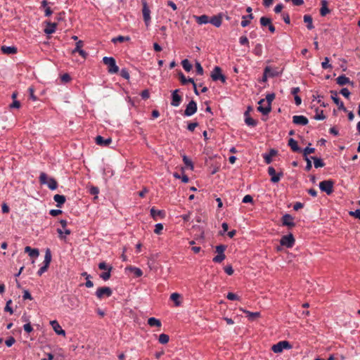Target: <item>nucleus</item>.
I'll use <instances>...</instances> for the list:
<instances>
[{
	"label": "nucleus",
	"mask_w": 360,
	"mask_h": 360,
	"mask_svg": "<svg viewBox=\"0 0 360 360\" xmlns=\"http://www.w3.org/2000/svg\"><path fill=\"white\" fill-rule=\"evenodd\" d=\"M39 179L41 184H46L49 189L52 191L56 190L58 187L56 180L52 177L49 178L44 172H41Z\"/></svg>",
	"instance_id": "nucleus-1"
},
{
	"label": "nucleus",
	"mask_w": 360,
	"mask_h": 360,
	"mask_svg": "<svg viewBox=\"0 0 360 360\" xmlns=\"http://www.w3.org/2000/svg\"><path fill=\"white\" fill-rule=\"evenodd\" d=\"M103 62L107 65L108 72L110 74H116L119 72V68L116 65V61L114 58L105 56L103 58Z\"/></svg>",
	"instance_id": "nucleus-2"
},
{
	"label": "nucleus",
	"mask_w": 360,
	"mask_h": 360,
	"mask_svg": "<svg viewBox=\"0 0 360 360\" xmlns=\"http://www.w3.org/2000/svg\"><path fill=\"white\" fill-rule=\"evenodd\" d=\"M275 96H275L274 93L268 94L266 96V100L267 102V105L266 106L259 105L257 108V110L264 115H268L271 110V103L274 101V99L275 98Z\"/></svg>",
	"instance_id": "nucleus-3"
},
{
	"label": "nucleus",
	"mask_w": 360,
	"mask_h": 360,
	"mask_svg": "<svg viewBox=\"0 0 360 360\" xmlns=\"http://www.w3.org/2000/svg\"><path fill=\"white\" fill-rule=\"evenodd\" d=\"M51 262V252L50 249H46L45 252L44 265L39 269L37 271V274L41 276L44 273H45Z\"/></svg>",
	"instance_id": "nucleus-4"
},
{
	"label": "nucleus",
	"mask_w": 360,
	"mask_h": 360,
	"mask_svg": "<svg viewBox=\"0 0 360 360\" xmlns=\"http://www.w3.org/2000/svg\"><path fill=\"white\" fill-rule=\"evenodd\" d=\"M212 79L214 82L221 81L222 83H225L226 77L221 73V69L219 66H215L211 72Z\"/></svg>",
	"instance_id": "nucleus-5"
},
{
	"label": "nucleus",
	"mask_w": 360,
	"mask_h": 360,
	"mask_svg": "<svg viewBox=\"0 0 360 360\" xmlns=\"http://www.w3.org/2000/svg\"><path fill=\"white\" fill-rule=\"evenodd\" d=\"M291 348L292 345L289 343V342L283 340L274 345L271 347V349L274 353H280L282 352L283 349H290Z\"/></svg>",
	"instance_id": "nucleus-6"
},
{
	"label": "nucleus",
	"mask_w": 360,
	"mask_h": 360,
	"mask_svg": "<svg viewBox=\"0 0 360 360\" xmlns=\"http://www.w3.org/2000/svg\"><path fill=\"white\" fill-rule=\"evenodd\" d=\"M333 185L334 182L332 180H324L319 183V188L321 191L330 195L333 192Z\"/></svg>",
	"instance_id": "nucleus-7"
},
{
	"label": "nucleus",
	"mask_w": 360,
	"mask_h": 360,
	"mask_svg": "<svg viewBox=\"0 0 360 360\" xmlns=\"http://www.w3.org/2000/svg\"><path fill=\"white\" fill-rule=\"evenodd\" d=\"M295 241V240L293 235L292 233H289L288 235H285L281 237L280 243L282 246L290 248L294 245Z\"/></svg>",
	"instance_id": "nucleus-8"
},
{
	"label": "nucleus",
	"mask_w": 360,
	"mask_h": 360,
	"mask_svg": "<svg viewBox=\"0 0 360 360\" xmlns=\"http://www.w3.org/2000/svg\"><path fill=\"white\" fill-rule=\"evenodd\" d=\"M197 103L195 101L191 100L186 107L184 115L187 117L192 116L197 111Z\"/></svg>",
	"instance_id": "nucleus-9"
},
{
	"label": "nucleus",
	"mask_w": 360,
	"mask_h": 360,
	"mask_svg": "<svg viewBox=\"0 0 360 360\" xmlns=\"http://www.w3.org/2000/svg\"><path fill=\"white\" fill-rule=\"evenodd\" d=\"M142 4H143L142 13H143V20L145 22L146 25L148 27L150 22V11L148 6L147 2L145 0H143L142 1Z\"/></svg>",
	"instance_id": "nucleus-10"
},
{
	"label": "nucleus",
	"mask_w": 360,
	"mask_h": 360,
	"mask_svg": "<svg viewBox=\"0 0 360 360\" xmlns=\"http://www.w3.org/2000/svg\"><path fill=\"white\" fill-rule=\"evenodd\" d=\"M112 291L109 287L98 288L96 292V295L98 299H102L104 297H109L112 295Z\"/></svg>",
	"instance_id": "nucleus-11"
},
{
	"label": "nucleus",
	"mask_w": 360,
	"mask_h": 360,
	"mask_svg": "<svg viewBox=\"0 0 360 360\" xmlns=\"http://www.w3.org/2000/svg\"><path fill=\"white\" fill-rule=\"evenodd\" d=\"M268 174L271 176V181L272 183L278 182L281 180V178L283 176V173L282 172L276 174V170L273 167H269L268 168Z\"/></svg>",
	"instance_id": "nucleus-12"
},
{
	"label": "nucleus",
	"mask_w": 360,
	"mask_h": 360,
	"mask_svg": "<svg viewBox=\"0 0 360 360\" xmlns=\"http://www.w3.org/2000/svg\"><path fill=\"white\" fill-rule=\"evenodd\" d=\"M331 94V99L334 101V103L338 106V109L341 110L344 112H347V110L345 107L342 101H340L339 97L338 96V93L335 91H330Z\"/></svg>",
	"instance_id": "nucleus-13"
},
{
	"label": "nucleus",
	"mask_w": 360,
	"mask_h": 360,
	"mask_svg": "<svg viewBox=\"0 0 360 360\" xmlns=\"http://www.w3.org/2000/svg\"><path fill=\"white\" fill-rule=\"evenodd\" d=\"M293 217L289 214H285L282 217V224L283 226H286L289 228H292L295 226V222L293 221Z\"/></svg>",
	"instance_id": "nucleus-14"
},
{
	"label": "nucleus",
	"mask_w": 360,
	"mask_h": 360,
	"mask_svg": "<svg viewBox=\"0 0 360 360\" xmlns=\"http://www.w3.org/2000/svg\"><path fill=\"white\" fill-rule=\"evenodd\" d=\"M179 91V89H176L172 92V100L171 102V105L172 106L177 107L180 105V103L181 102L182 97L178 94Z\"/></svg>",
	"instance_id": "nucleus-15"
},
{
	"label": "nucleus",
	"mask_w": 360,
	"mask_h": 360,
	"mask_svg": "<svg viewBox=\"0 0 360 360\" xmlns=\"http://www.w3.org/2000/svg\"><path fill=\"white\" fill-rule=\"evenodd\" d=\"M95 142L98 146H108L112 143V139L111 138L104 139L101 136H97L95 138Z\"/></svg>",
	"instance_id": "nucleus-16"
},
{
	"label": "nucleus",
	"mask_w": 360,
	"mask_h": 360,
	"mask_svg": "<svg viewBox=\"0 0 360 360\" xmlns=\"http://www.w3.org/2000/svg\"><path fill=\"white\" fill-rule=\"evenodd\" d=\"M50 324L51 325L53 330L56 334L62 335H65V331L61 328V326L56 320L51 321L50 322Z\"/></svg>",
	"instance_id": "nucleus-17"
},
{
	"label": "nucleus",
	"mask_w": 360,
	"mask_h": 360,
	"mask_svg": "<svg viewBox=\"0 0 360 360\" xmlns=\"http://www.w3.org/2000/svg\"><path fill=\"white\" fill-rule=\"evenodd\" d=\"M292 122L295 124L304 126L308 124V119L303 115H295L292 117Z\"/></svg>",
	"instance_id": "nucleus-18"
},
{
	"label": "nucleus",
	"mask_w": 360,
	"mask_h": 360,
	"mask_svg": "<svg viewBox=\"0 0 360 360\" xmlns=\"http://www.w3.org/2000/svg\"><path fill=\"white\" fill-rule=\"evenodd\" d=\"M210 22L216 27H219L222 23V13H219L217 15L212 16L210 19Z\"/></svg>",
	"instance_id": "nucleus-19"
},
{
	"label": "nucleus",
	"mask_w": 360,
	"mask_h": 360,
	"mask_svg": "<svg viewBox=\"0 0 360 360\" xmlns=\"http://www.w3.org/2000/svg\"><path fill=\"white\" fill-rule=\"evenodd\" d=\"M25 252L28 253L29 256L32 258H36L39 256V252L37 248H32L30 246L25 248Z\"/></svg>",
	"instance_id": "nucleus-20"
},
{
	"label": "nucleus",
	"mask_w": 360,
	"mask_h": 360,
	"mask_svg": "<svg viewBox=\"0 0 360 360\" xmlns=\"http://www.w3.org/2000/svg\"><path fill=\"white\" fill-rule=\"evenodd\" d=\"M1 50L3 53L7 54V55L15 54L18 51V49L15 46H2L1 47Z\"/></svg>",
	"instance_id": "nucleus-21"
},
{
	"label": "nucleus",
	"mask_w": 360,
	"mask_h": 360,
	"mask_svg": "<svg viewBox=\"0 0 360 360\" xmlns=\"http://www.w3.org/2000/svg\"><path fill=\"white\" fill-rule=\"evenodd\" d=\"M277 154V150L275 149H271L269 153H264L263 158L266 164H270L272 161V157Z\"/></svg>",
	"instance_id": "nucleus-22"
},
{
	"label": "nucleus",
	"mask_w": 360,
	"mask_h": 360,
	"mask_svg": "<svg viewBox=\"0 0 360 360\" xmlns=\"http://www.w3.org/2000/svg\"><path fill=\"white\" fill-rule=\"evenodd\" d=\"M56 29V23L47 22L46 27L44 29V32L47 34H51L55 32Z\"/></svg>",
	"instance_id": "nucleus-23"
},
{
	"label": "nucleus",
	"mask_w": 360,
	"mask_h": 360,
	"mask_svg": "<svg viewBox=\"0 0 360 360\" xmlns=\"http://www.w3.org/2000/svg\"><path fill=\"white\" fill-rule=\"evenodd\" d=\"M330 12V9L328 8V2L326 0L321 1V7L320 9V15L321 16H326Z\"/></svg>",
	"instance_id": "nucleus-24"
},
{
	"label": "nucleus",
	"mask_w": 360,
	"mask_h": 360,
	"mask_svg": "<svg viewBox=\"0 0 360 360\" xmlns=\"http://www.w3.org/2000/svg\"><path fill=\"white\" fill-rule=\"evenodd\" d=\"M254 18V15L250 13L248 15H243L242 16V21L240 22V25L243 27H245L248 26L250 24V20H252Z\"/></svg>",
	"instance_id": "nucleus-25"
},
{
	"label": "nucleus",
	"mask_w": 360,
	"mask_h": 360,
	"mask_svg": "<svg viewBox=\"0 0 360 360\" xmlns=\"http://www.w3.org/2000/svg\"><path fill=\"white\" fill-rule=\"evenodd\" d=\"M336 82H337V84L340 86H343V85L352 83L350 82L349 78L346 77L345 75H342L339 76L336 79Z\"/></svg>",
	"instance_id": "nucleus-26"
},
{
	"label": "nucleus",
	"mask_w": 360,
	"mask_h": 360,
	"mask_svg": "<svg viewBox=\"0 0 360 360\" xmlns=\"http://www.w3.org/2000/svg\"><path fill=\"white\" fill-rule=\"evenodd\" d=\"M303 20L305 23H307V27L308 30H311L314 28L313 25V19L310 15H304L303 17Z\"/></svg>",
	"instance_id": "nucleus-27"
},
{
	"label": "nucleus",
	"mask_w": 360,
	"mask_h": 360,
	"mask_svg": "<svg viewBox=\"0 0 360 360\" xmlns=\"http://www.w3.org/2000/svg\"><path fill=\"white\" fill-rule=\"evenodd\" d=\"M53 200L56 202V206L61 207L65 202V197L63 195L56 194L53 196Z\"/></svg>",
	"instance_id": "nucleus-28"
},
{
	"label": "nucleus",
	"mask_w": 360,
	"mask_h": 360,
	"mask_svg": "<svg viewBox=\"0 0 360 360\" xmlns=\"http://www.w3.org/2000/svg\"><path fill=\"white\" fill-rule=\"evenodd\" d=\"M288 146L290 147V148L292 149V150L293 152H301L302 151L301 148L297 145V142L292 138L290 139L288 141Z\"/></svg>",
	"instance_id": "nucleus-29"
},
{
	"label": "nucleus",
	"mask_w": 360,
	"mask_h": 360,
	"mask_svg": "<svg viewBox=\"0 0 360 360\" xmlns=\"http://www.w3.org/2000/svg\"><path fill=\"white\" fill-rule=\"evenodd\" d=\"M196 22L200 24H207L210 22L209 17L207 15H202L200 16H195Z\"/></svg>",
	"instance_id": "nucleus-30"
},
{
	"label": "nucleus",
	"mask_w": 360,
	"mask_h": 360,
	"mask_svg": "<svg viewBox=\"0 0 360 360\" xmlns=\"http://www.w3.org/2000/svg\"><path fill=\"white\" fill-rule=\"evenodd\" d=\"M148 324L151 327H160L162 323L159 319L155 317H150L148 319Z\"/></svg>",
	"instance_id": "nucleus-31"
},
{
	"label": "nucleus",
	"mask_w": 360,
	"mask_h": 360,
	"mask_svg": "<svg viewBox=\"0 0 360 360\" xmlns=\"http://www.w3.org/2000/svg\"><path fill=\"white\" fill-rule=\"evenodd\" d=\"M315 115L314 116V119L316 120H323L326 119V116L323 115V110H320L319 109V108H315Z\"/></svg>",
	"instance_id": "nucleus-32"
},
{
	"label": "nucleus",
	"mask_w": 360,
	"mask_h": 360,
	"mask_svg": "<svg viewBox=\"0 0 360 360\" xmlns=\"http://www.w3.org/2000/svg\"><path fill=\"white\" fill-rule=\"evenodd\" d=\"M311 159L314 160V165L315 168L324 167L325 163L323 162L322 159L314 156L311 157Z\"/></svg>",
	"instance_id": "nucleus-33"
},
{
	"label": "nucleus",
	"mask_w": 360,
	"mask_h": 360,
	"mask_svg": "<svg viewBox=\"0 0 360 360\" xmlns=\"http://www.w3.org/2000/svg\"><path fill=\"white\" fill-rule=\"evenodd\" d=\"M243 311L245 314H247V317L250 321H253L255 319H256L260 316V313L257 312H257H251L248 310H243Z\"/></svg>",
	"instance_id": "nucleus-34"
},
{
	"label": "nucleus",
	"mask_w": 360,
	"mask_h": 360,
	"mask_svg": "<svg viewBox=\"0 0 360 360\" xmlns=\"http://www.w3.org/2000/svg\"><path fill=\"white\" fill-rule=\"evenodd\" d=\"M150 214L154 219H155L157 216L163 217L165 216V212L162 210H156L154 207H153L150 210Z\"/></svg>",
	"instance_id": "nucleus-35"
},
{
	"label": "nucleus",
	"mask_w": 360,
	"mask_h": 360,
	"mask_svg": "<svg viewBox=\"0 0 360 360\" xmlns=\"http://www.w3.org/2000/svg\"><path fill=\"white\" fill-rule=\"evenodd\" d=\"M112 269V267L110 266L109 268H108V271H107L103 272L102 274H100V277L103 281L108 280L110 278V276H111L110 273H111Z\"/></svg>",
	"instance_id": "nucleus-36"
},
{
	"label": "nucleus",
	"mask_w": 360,
	"mask_h": 360,
	"mask_svg": "<svg viewBox=\"0 0 360 360\" xmlns=\"http://www.w3.org/2000/svg\"><path fill=\"white\" fill-rule=\"evenodd\" d=\"M169 340V337L168 335L162 333L159 335L158 341L161 344H167Z\"/></svg>",
	"instance_id": "nucleus-37"
},
{
	"label": "nucleus",
	"mask_w": 360,
	"mask_h": 360,
	"mask_svg": "<svg viewBox=\"0 0 360 360\" xmlns=\"http://www.w3.org/2000/svg\"><path fill=\"white\" fill-rule=\"evenodd\" d=\"M260 24L262 27L269 26L271 23V19L267 17H262L259 20Z\"/></svg>",
	"instance_id": "nucleus-38"
},
{
	"label": "nucleus",
	"mask_w": 360,
	"mask_h": 360,
	"mask_svg": "<svg viewBox=\"0 0 360 360\" xmlns=\"http://www.w3.org/2000/svg\"><path fill=\"white\" fill-rule=\"evenodd\" d=\"M253 53L257 56H261L262 54V46L261 44H257L253 49Z\"/></svg>",
	"instance_id": "nucleus-39"
},
{
	"label": "nucleus",
	"mask_w": 360,
	"mask_h": 360,
	"mask_svg": "<svg viewBox=\"0 0 360 360\" xmlns=\"http://www.w3.org/2000/svg\"><path fill=\"white\" fill-rule=\"evenodd\" d=\"M315 148H310L309 146L306 147L303 150V157L304 158H309L308 155L314 153Z\"/></svg>",
	"instance_id": "nucleus-40"
},
{
	"label": "nucleus",
	"mask_w": 360,
	"mask_h": 360,
	"mask_svg": "<svg viewBox=\"0 0 360 360\" xmlns=\"http://www.w3.org/2000/svg\"><path fill=\"white\" fill-rule=\"evenodd\" d=\"M181 64H182L184 69L186 72H189L192 69V65L190 63V62L188 61V59L183 60L181 62Z\"/></svg>",
	"instance_id": "nucleus-41"
},
{
	"label": "nucleus",
	"mask_w": 360,
	"mask_h": 360,
	"mask_svg": "<svg viewBox=\"0 0 360 360\" xmlns=\"http://www.w3.org/2000/svg\"><path fill=\"white\" fill-rule=\"evenodd\" d=\"M179 298H180V295L177 292H174L170 296V299L174 302L176 306L180 305V302L179 300Z\"/></svg>",
	"instance_id": "nucleus-42"
},
{
	"label": "nucleus",
	"mask_w": 360,
	"mask_h": 360,
	"mask_svg": "<svg viewBox=\"0 0 360 360\" xmlns=\"http://www.w3.org/2000/svg\"><path fill=\"white\" fill-rule=\"evenodd\" d=\"M245 122L247 125L251 127H255L257 124V122L252 118L250 116L245 118Z\"/></svg>",
	"instance_id": "nucleus-43"
},
{
	"label": "nucleus",
	"mask_w": 360,
	"mask_h": 360,
	"mask_svg": "<svg viewBox=\"0 0 360 360\" xmlns=\"http://www.w3.org/2000/svg\"><path fill=\"white\" fill-rule=\"evenodd\" d=\"M129 37H123V36H118L117 37H115L112 39V42L116 44L117 42H124L125 41H129Z\"/></svg>",
	"instance_id": "nucleus-44"
},
{
	"label": "nucleus",
	"mask_w": 360,
	"mask_h": 360,
	"mask_svg": "<svg viewBox=\"0 0 360 360\" xmlns=\"http://www.w3.org/2000/svg\"><path fill=\"white\" fill-rule=\"evenodd\" d=\"M226 256L224 254H217L214 258L213 262L215 263H221L224 259Z\"/></svg>",
	"instance_id": "nucleus-45"
},
{
	"label": "nucleus",
	"mask_w": 360,
	"mask_h": 360,
	"mask_svg": "<svg viewBox=\"0 0 360 360\" xmlns=\"http://www.w3.org/2000/svg\"><path fill=\"white\" fill-rule=\"evenodd\" d=\"M329 58L328 57H326L324 58V61L321 63V67L323 69L326 70L328 68H331L332 65L329 63Z\"/></svg>",
	"instance_id": "nucleus-46"
},
{
	"label": "nucleus",
	"mask_w": 360,
	"mask_h": 360,
	"mask_svg": "<svg viewBox=\"0 0 360 360\" xmlns=\"http://www.w3.org/2000/svg\"><path fill=\"white\" fill-rule=\"evenodd\" d=\"M195 68H196V72L198 75H203V73H204L203 68H202L201 64L198 61H196V63H195Z\"/></svg>",
	"instance_id": "nucleus-47"
},
{
	"label": "nucleus",
	"mask_w": 360,
	"mask_h": 360,
	"mask_svg": "<svg viewBox=\"0 0 360 360\" xmlns=\"http://www.w3.org/2000/svg\"><path fill=\"white\" fill-rule=\"evenodd\" d=\"M271 70V68L270 66H266L265 68H264V75H263V77H262V82H266V79H267V77H269V75H267L270 71Z\"/></svg>",
	"instance_id": "nucleus-48"
},
{
	"label": "nucleus",
	"mask_w": 360,
	"mask_h": 360,
	"mask_svg": "<svg viewBox=\"0 0 360 360\" xmlns=\"http://www.w3.org/2000/svg\"><path fill=\"white\" fill-rule=\"evenodd\" d=\"M226 298L229 300H239L240 297L233 292H228Z\"/></svg>",
	"instance_id": "nucleus-49"
},
{
	"label": "nucleus",
	"mask_w": 360,
	"mask_h": 360,
	"mask_svg": "<svg viewBox=\"0 0 360 360\" xmlns=\"http://www.w3.org/2000/svg\"><path fill=\"white\" fill-rule=\"evenodd\" d=\"M83 45H84V42L82 41H81V40L78 41L76 43V46H75V49L72 51V53H75L78 52L79 50H81Z\"/></svg>",
	"instance_id": "nucleus-50"
},
{
	"label": "nucleus",
	"mask_w": 360,
	"mask_h": 360,
	"mask_svg": "<svg viewBox=\"0 0 360 360\" xmlns=\"http://www.w3.org/2000/svg\"><path fill=\"white\" fill-rule=\"evenodd\" d=\"M163 229V225L160 223L155 224L154 232L156 234H160Z\"/></svg>",
	"instance_id": "nucleus-51"
},
{
	"label": "nucleus",
	"mask_w": 360,
	"mask_h": 360,
	"mask_svg": "<svg viewBox=\"0 0 360 360\" xmlns=\"http://www.w3.org/2000/svg\"><path fill=\"white\" fill-rule=\"evenodd\" d=\"M183 160H184V164L186 166L190 167L191 169H193V162L187 156L184 155L183 157Z\"/></svg>",
	"instance_id": "nucleus-52"
},
{
	"label": "nucleus",
	"mask_w": 360,
	"mask_h": 360,
	"mask_svg": "<svg viewBox=\"0 0 360 360\" xmlns=\"http://www.w3.org/2000/svg\"><path fill=\"white\" fill-rule=\"evenodd\" d=\"M131 271L134 272L136 277H140L143 275V271L139 268L132 267Z\"/></svg>",
	"instance_id": "nucleus-53"
},
{
	"label": "nucleus",
	"mask_w": 360,
	"mask_h": 360,
	"mask_svg": "<svg viewBox=\"0 0 360 360\" xmlns=\"http://www.w3.org/2000/svg\"><path fill=\"white\" fill-rule=\"evenodd\" d=\"M98 193H99V189L96 186H91L89 188V193L91 195H97V194H98ZM97 198V196H95V198Z\"/></svg>",
	"instance_id": "nucleus-54"
},
{
	"label": "nucleus",
	"mask_w": 360,
	"mask_h": 360,
	"mask_svg": "<svg viewBox=\"0 0 360 360\" xmlns=\"http://www.w3.org/2000/svg\"><path fill=\"white\" fill-rule=\"evenodd\" d=\"M120 75H121V77H122L123 78H124L126 79H129V73L126 68H123L121 70Z\"/></svg>",
	"instance_id": "nucleus-55"
},
{
	"label": "nucleus",
	"mask_w": 360,
	"mask_h": 360,
	"mask_svg": "<svg viewBox=\"0 0 360 360\" xmlns=\"http://www.w3.org/2000/svg\"><path fill=\"white\" fill-rule=\"evenodd\" d=\"M226 249V246L224 245H219L216 247V252L217 254H224V252Z\"/></svg>",
	"instance_id": "nucleus-56"
},
{
	"label": "nucleus",
	"mask_w": 360,
	"mask_h": 360,
	"mask_svg": "<svg viewBox=\"0 0 360 360\" xmlns=\"http://www.w3.org/2000/svg\"><path fill=\"white\" fill-rule=\"evenodd\" d=\"M281 16H282V18L283 20V21L286 23V24H290V15L288 13H282L281 14Z\"/></svg>",
	"instance_id": "nucleus-57"
},
{
	"label": "nucleus",
	"mask_w": 360,
	"mask_h": 360,
	"mask_svg": "<svg viewBox=\"0 0 360 360\" xmlns=\"http://www.w3.org/2000/svg\"><path fill=\"white\" fill-rule=\"evenodd\" d=\"M239 42L241 45H246L249 46V41L247 37L245 36L240 37L239 39Z\"/></svg>",
	"instance_id": "nucleus-58"
},
{
	"label": "nucleus",
	"mask_w": 360,
	"mask_h": 360,
	"mask_svg": "<svg viewBox=\"0 0 360 360\" xmlns=\"http://www.w3.org/2000/svg\"><path fill=\"white\" fill-rule=\"evenodd\" d=\"M198 126V123L195 122H191V123H189L187 126V129L188 131H193L195 129V127H197Z\"/></svg>",
	"instance_id": "nucleus-59"
},
{
	"label": "nucleus",
	"mask_w": 360,
	"mask_h": 360,
	"mask_svg": "<svg viewBox=\"0 0 360 360\" xmlns=\"http://www.w3.org/2000/svg\"><path fill=\"white\" fill-rule=\"evenodd\" d=\"M22 298H23V300H33V297H32L31 294L30 293V292L27 290H25L23 291Z\"/></svg>",
	"instance_id": "nucleus-60"
},
{
	"label": "nucleus",
	"mask_w": 360,
	"mask_h": 360,
	"mask_svg": "<svg viewBox=\"0 0 360 360\" xmlns=\"http://www.w3.org/2000/svg\"><path fill=\"white\" fill-rule=\"evenodd\" d=\"M61 81L64 83H68L71 80V77L68 73H65L61 76Z\"/></svg>",
	"instance_id": "nucleus-61"
},
{
	"label": "nucleus",
	"mask_w": 360,
	"mask_h": 360,
	"mask_svg": "<svg viewBox=\"0 0 360 360\" xmlns=\"http://www.w3.org/2000/svg\"><path fill=\"white\" fill-rule=\"evenodd\" d=\"M23 328H24L25 331L27 333H30L33 330V328L32 327L30 322L25 323L23 326Z\"/></svg>",
	"instance_id": "nucleus-62"
},
{
	"label": "nucleus",
	"mask_w": 360,
	"mask_h": 360,
	"mask_svg": "<svg viewBox=\"0 0 360 360\" xmlns=\"http://www.w3.org/2000/svg\"><path fill=\"white\" fill-rule=\"evenodd\" d=\"M15 342V340L13 337H9L6 341L5 343L7 347H11Z\"/></svg>",
	"instance_id": "nucleus-63"
},
{
	"label": "nucleus",
	"mask_w": 360,
	"mask_h": 360,
	"mask_svg": "<svg viewBox=\"0 0 360 360\" xmlns=\"http://www.w3.org/2000/svg\"><path fill=\"white\" fill-rule=\"evenodd\" d=\"M340 94L347 98H348L350 96V91L347 88L342 89L340 91Z\"/></svg>",
	"instance_id": "nucleus-64"
}]
</instances>
